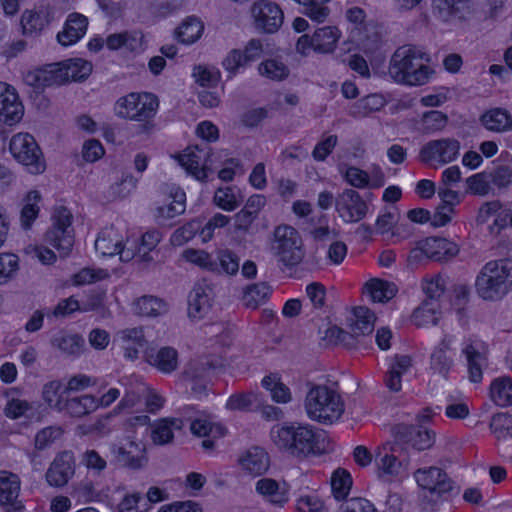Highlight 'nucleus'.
Listing matches in <instances>:
<instances>
[{"mask_svg": "<svg viewBox=\"0 0 512 512\" xmlns=\"http://www.w3.org/2000/svg\"><path fill=\"white\" fill-rule=\"evenodd\" d=\"M172 201L169 204H165L157 207V217L162 219H170L177 215L184 213L186 194L180 188H176L171 193Z\"/></svg>", "mask_w": 512, "mask_h": 512, "instance_id": "obj_47", "label": "nucleus"}, {"mask_svg": "<svg viewBox=\"0 0 512 512\" xmlns=\"http://www.w3.org/2000/svg\"><path fill=\"white\" fill-rule=\"evenodd\" d=\"M243 196L236 187L219 188L214 195V202L225 211H233L242 202Z\"/></svg>", "mask_w": 512, "mask_h": 512, "instance_id": "obj_48", "label": "nucleus"}, {"mask_svg": "<svg viewBox=\"0 0 512 512\" xmlns=\"http://www.w3.org/2000/svg\"><path fill=\"white\" fill-rule=\"evenodd\" d=\"M410 366L411 358L409 356L400 355L395 357L394 363L390 366L384 378L385 385L390 391L398 392L401 390L402 375L408 371Z\"/></svg>", "mask_w": 512, "mask_h": 512, "instance_id": "obj_36", "label": "nucleus"}, {"mask_svg": "<svg viewBox=\"0 0 512 512\" xmlns=\"http://www.w3.org/2000/svg\"><path fill=\"white\" fill-rule=\"evenodd\" d=\"M439 308V303L424 300L422 304L413 312V323L418 327L426 326L429 324L436 325L439 319L437 316L439 313Z\"/></svg>", "mask_w": 512, "mask_h": 512, "instance_id": "obj_46", "label": "nucleus"}, {"mask_svg": "<svg viewBox=\"0 0 512 512\" xmlns=\"http://www.w3.org/2000/svg\"><path fill=\"white\" fill-rule=\"evenodd\" d=\"M343 179L351 187L357 189H365L370 185V176L367 171H364L356 166H346L343 171L340 169Z\"/></svg>", "mask_w": 512, "mask_h": 512, "instance_id": "obj_59", "label": "nucleus"}, {"mask_svg": "<svg viewBox=\"0 0 512 512\" xmlns=\"http://www.w3.org/2000/svg\"><path fill=\"white\" fill-rule=\"evenodd\" d=\"M302 6V13L316 23H322L329 15L327 3L331 0H294Z\"/></svg>", "mask_w": 512, "mask_h": 512, "instance_id": "obj_49", "label": "nucleus"}, {"mask_svg": "<svg viewBox=\"0 0 512 512\" xmlns=\"http://www.w3.org/2000/svg\"><path fill=\"white\" fill-rule=\"evenodd\" d=\"M414 477L417 484L424 490L422 494L423 510L431 509L444 495H451L458 488L447 473L439 467L420 468L415 471Z\"/></svg>", "mask_w": 512, "mask_h": 512, "instance_id": "obj_5", "label": "nucleus"}, {"mask_svg": "<svg viewBox=\"0 0 512 512\" xmlns=\"http://www.w3.org/2000/svg\"><path fill=\"white\" fill-rule=\"evenodd\" d=\"M451 343L452 338L445 335L430 356V369L444 379H448L449 371L453 366V359L447 355Z\"/></svg>", "mask_w": 512, "mask_h": 512, "instance_id": "obj_31", "label": "nucleus"}, {"mask_svg": "<svg viewBox=\"0 0 512 512\" xmlns=\"http://www.w3.org/2000/svg\"><path fill=\"white\" fill-rule=\"evenodd\" d=\"M433 8L444 22H464L472 15L471 0H433Z\"/></svg>", "mask_w": 512, "mask_h": 512, "instance_id": "obj_24", "label": "nucleus"}, {"mask_svg": "<svg viewBox=\"0 0 512 512\" xmlns=\"http://www.w3.org/2000/svg\"><path fill=\"white\" fill-rule=\"evenodd\" d=\"M481 122L486 129L494 132H504L512 129V117L508 111L495 108L486 112L481 117Z\"/></svg>", "mask_w": 512, "mask_h": 512, "instance_id": "obj_39", "label": "nucleus"}, {"mask_svg": "<svg viewBox=\"0 0 512 512\" xmlns=\"http://www.w3.org/2000/svg\"><path fill=\"white\" fill-rule=\"evenodd\" d=\"M262 386L270 392L271 398L276 403H288L292 400V394L278 374H270L262 379Z\"/></svg>", "mask_w": 512, "mask_h": 512, "instance_id": "obj_44", "label": "nucleus"}, {"mask_svg": "<svg viewBox=\"0 0 512 512\" xmlns=\"http://www.w3.org/2000/svg\"><path fill=\"white\" fill-rule=\"evenodd\" d=\"M458 252L459 247L456 243L445 238L429 237L421 241L419 247L410 251L408 261L418 262L425 257L438 262H446L455 257Z\"/></svg>", "mask_w": 512, "mask_h": 512, "instance_id": "obj_11", "label": "nucleus"}, {"mask_svg": "<svg viewBox=\"0 0 512 512\" xmlns=\"http://www.w3.org/2000/svg\"><path fill=\"white\" fill-rule=\"evenodd\" d=\"M446 288L445 278L441 275H436L429 280H425L422 283V290L426 295V299L429 302H437L440 297L444 294Z\"/></svg>", "mask_w": 512, "mask_h": 512, "instance_id": "obj_63", "label": "nucleus"}, {"mask_svg": "<svg viewBox=\"0 0 512 512\" xmlns=\"http://www.w3.org/2000/svg\"><path fill=\"white\" fill-rule=\"evenodd\" d=\"M305 410L310 419L321 423H332L338 420L344 404L340 395L327 386H315L306 395Z\"/></svg>", "mask_w": 512, "mask_h": 512, "instance_id": "obj_4", "label": "nucleus"}, {"mask_svg": "<svg viewBox=\"0 0 512 512\" xmlns=\"http://www.w3.org/2000/svg\"><path fill=\"white\" fill-rule=\"evenodd\" d=\"M87 26V17L79 13H71L68 15L63 29L57 34V41L62 46L73 45L85 35Z\"/></svg>", "mask_w": 512, "mask_h": 512, "instance_id": "obj_27", "label": "nucleus"}, {"mask_svg": "<svg viewBox=\"0 0 512 512\" xmlns=\"http://www.w3.org/2000/svg\"><path fill=\"white\" fill-rule=\"evenodd\" d=\"M255 489L266 501L277 507H283L289 500V489L285 482L281 484L271 478H261L256 482Z\"/></svg>", "mask_w": 512, "mask_h": 512, "instance_id": "obj_28", "label": "nucleus"}, {"mask_svg": "<svg viewBox=\"0 0 512 512\" xmlns=\"http://www.w3.org/2000/svg\"><path fill=\"white\" fill-rule=\"evenodd\" d=\"M75 472V459L70 451L59 453L46 472V481L50 486L63 487Z\"/></svg>", "mask_w": 512, "mask_h": 512, "instance_id": "obj_21", "label": "nucleus"}, {"mask_svg": "<svg viewBox=\"0 0 512 512\" xmlns=\"http://www.w3.org/2000/svg\"><path fill=\"white\" fill-rule=\"evenodd\" d=\"M206 149L207 147L201 148L198 145L188 147L183 154L176 157L179 164L187 171V173L191 174L201 182H205L207 180V173L209 171L207 163L210 155L209 151H206Z\"/></svg>", "mask_w": 512, "mask_h": 512, "instance_id": "obj_20", "label": "nucleus"}, {"mask_svg": "<svg viewBox=\"0 0 512 512\" xmlns=\"http://www.w3.org/2000/svg\"><path fill=\"white\" fill-rule=\"evenodd\" d=\"M475 287L478 295L484 300L502 299L512 290V259L487 262L476 278Z\"/></svg>", "mask_w": 512, "mask_h": 512, "instance_id": "obj_3", "label": "nucleus"}, {"mask_svg": "<svg viewBox=\"0 0 512 512\" xmlns=\"http://www.w3.org/2000/svg\"><path fill=\"white\" fill-rule=\"evenodd\" d=\"M158 107L159 100L154 94L132 92L116 101L114 111L120 118L142 122L153 118Z\"/></svg>", "mask_w": 512, "mask_h": 512, "instance_id": "obj_7", "label": "nucleus"}, {"mask_svg": "<svg viewBox=\"0 0 512 512\" xmlns=\"http://www.w3.org/2000/svg\"><path fill=\"white\" fill-rule=\"evenodd\" d=\"M405 450L406 448L397 443V440L379 448L375 455V463L379 470L389 476H398L407 471L410 460Z\"/></svg>", "mask_w": 512, "mask_h": 512, "instance_id": "obj_13", "label": "nucleus"}, {"mask_svg": "<svg viewBox=\"0 0 512 512\" xmlns=\"http://www.w3.org/2000/svg\"><path fill=\"white\" fill-rule=\"evenodd\" d=\"M298 512H327L324 501L315 494L302 495L297 499Z\"/></svg>", "mask_w": 512, "mask_h": 512, "instance_id": "obj_64", "label": "nucleus"}, {"mask_svg": "<svg viewBox=\"0 0 512 512\" xmlns=\"http://www.w3.org/2000/svg\"><path fill=\"white\" fill-rule=\"evenodd\" d=\"M19 270V258L13 253H0V285L10 281Z\"/></svg>", "mask_w": 512, "mask_h": 512, "instance_id": "obj_60", "label": "nucleus"}, {"mask_svg": "<svg viewBox=\"0 0 512 512\" xmlns=\"http://www.w3.org/2000/svg\"><path fill=\"white\" fill-rule=\"evenodd\" d=\"M51 220L52 225L45 233V241L55 248L61 257H67L75 242L73 215L66 207L58 206L54 209Z\"/></svg>", "mask_w": 512, "mask_h": 512, "instance_id": "obj_6", "label": "nucleus"}, {"mask_svg": "<svg viewBox=\"0 0 512 512\" xmlns=\"http://www.w3.org/2000/svg\"><path fill=\"white\" fill-rule=\"evenodd\" d=\"M24 107L14 87L0 82V119L8 125H13L21 120Z\"/></svg>", "mask_w": 512, "mask_h": 512, "instance_id": "obj_23", "label": "nucleus"}, {"mask_svg": "<svg viewBox=\"0 0 512 512\" xmlns=\"http://www.w3.org/2000/svg\"><path fill=\"white\" fill-rule=\"evenodd\" d=\"M123 239L113 227L103 229L95 240V249L101 256L119 255L122 262L134 258L133 250L122 245Z\"/></svg>", "mask_w": 512, "mask_h": 512, "instance_id": "obj_18", "label": "nucleus"}, {"mask_svg": "<svg viewBox=\"0 0 512 512\" xmlns=\"http://www.w3.org/2000/svg\"><path fill=\"white\" fill-rule=\"evenodd\" d=\"M335 209L346 223H357L366 217L368 204L354 189H344L335 198Z\"/></svg>", "mask_w": 512, "mask_h": 512, "instance_id": "obj_16", "label": "nucleus"}, {"mask_svg": "<svg viewBox=\"0 0 512 512\" xmlns=\"http://www.w3.org/2000/svg\"><path fill=\"white\" fill-rule=\"evenodd\" d=\"M135 310L143 316H159L167 311V306L162 299L154 296H142L135 302Z\"/></svg>", "mask_w": 512, "mask_h": 512, "instance_id": "obj_53", "label": "nucleus"}, {"mask_svg": "<svg viewBox=\"0 0 512 512\" xmlns=\"http://www.w3.org/2000/svg\"><path fill=\"white\" fill-rule=\"evenodd\" d=\"M391 433L401 446L410 445L417 451H423L432 447L434 433L414 425L397 424L391 428Z\"/></svg>", "mask_w": 512, "mask_h": 512, "instance_id": "obj_17", "label": "nucleus"}, {"mask_svg": "<svg viewBox=\"0 0 512 512\" xmlns=\"http://www.w3.org/2000/svg\"><path fill=\"white\" fill-rule=\"evenodd\" d=\"M144 358L151 367L162 374H171L179 366L178 352L170 346L148 348L144 352Z\"/></svg>", "mask_w": 512, "mask_h": 512, "instance_id": "obj_25", "label": "nucleus"}, {"mask_svg": "<svg viewBox=\"0 0 512 512\" xmlns=\"http://www.w3.org/2000/svg\"><path fill=\"white\" fill-rule=\"evenodd\" d=\"M24 81L34 88L59 86L67 83L62 62L47 64L44 67L29 71L25 74Z\"/></svg>", "mask_w": 512, "mask_h": 512, "instance_id": "obj_22", "label": "nucleus"}, {"mask_svg": "<svg viewBox=\"0 0 512 512\" xmlns=\"http://www.w3.org/2000/svg\"><path fill=\"white\" fill-rule=\"evenodd\" d=\"M271 291V287L265 282L251 284L243 292V305L250 309H257L260 305L266 303Z\"/></svg>", "mask_w": 512, "mask_h": 512, "instance_id": "obj_41", "label": "nucleus"}, {"mask_svg": "<svg viewBox=\"0 0 512 512\" xmlns=\"http://www.w3.org/2000/svg\"><path fill=\"white\" fill-rule=\"evenodd\" d=\"M191 433L198 437H220L224 435V428L215 425L206 418H196L190 424Z\"/></svg>", "mask_w": 512, "mask_h": 512, "instance_id": "obj_58", "label": "nucleus"}, {"mask_svg": "<svg viewBox=\"0 0 512 512\" xmlns=\"http://www.w3.org/2000/svg\"><path fill=\"white\" fill-rule=\"evenodd\" d=\"M40 200L41 195L36 190L29 191L24 197L23 206L20 211V223L23 229H30L33 222L37 219L40 211L38 205Z\"/></svg>", "mask_w": 512, "mask_h": 512, "instance_id": "obj_40", "label": "nucleus"}, {"mask_svg": "<svg viewBox=\"0 0 512 512\" xmlns=\"http://www.w3.org/2000/svg\"><path fill=\"white\" fill-rule=\"evenodd\" d=\"M9 149L13 157L26 167L31 174H42L46 169L43 153L34 137L28 133H18L10 140Z\"/></svg>", "mask_w": 512, "mask_h": 512, "instance_id": "obj_8", "label": "nucleus"}, {"mask_svg": "<svg viewBox=\"0 0 512 512\" xmlns=\"http://www.w3.org/2000/svg\"><path fill=\"white\" fill-rule=\"evenodd\" d=\"M460 147V142L455 138L430 140L421 147L419 159L425 164L436 162L438 165L443 166L458 158Z\"/></svg>", "mask_w": 512, "mask_h": 512, "instance_id": "obj_12", "label": "nucleus"}, {"mask_svg": "<svg viewBox=\"0 0 512 512\" xmlns=\"http://www.w3.org/2000/svg\"><path fill=\"white\" fill-rule=\"evenodd\" d=\"M98 407V400L86 394L65 400L62 411H66L72 417L81 418L94 412Z\"/></svg>", "mask_w": 512, "mask_h": 512, "instance_id": "obj_33", "label": "nucleus"}, {"mask_svg": "<svg viewBox=\"0 0 512 512\" xmlns=\"http://www.w3.org/2000/svg\"><path fill=\"white\" fill-rule=\"evenodd\" d=\"M467 360L469 380L473 383L482 381V366L486 362V357L473 344L468 342L462 350Z\"/></svg>", "mask_w": 512, "mask_h": 512, "instance_id": "obj_35", "label": "nucleus"}, {"mask_svg": "<svg viewBox=\"0 0 512 512\" xmlns=\"http://www.w3.org/2000/svg\"><path fill=\"white\" fill-rule=\"evenodd\" d=\"M351 321L350 328L352 336L368 335L374 330L375 315L367 307L359 306L353 309V318Z\"/></svg>", "mask_w": 512, "mask_h": 512, "instance_id": "obj_34", "label": "nucleus"}, {"mask_svg": "<svg viewBox=\"0 0 512 512\" xmlns=\"http://www.w3.org/2000/svg\"><path fill=\"white\" fill-rule=\"evenodd\" d=\"M213 290L203 282L195 284L188 296V315L193 319L203 318L212 306Z\"/></svg>", "mask_w": 512, "mask_h": 512, "instance_id": "obj_26", "label": "nucleus"}, {"mask_svg": "<svg viewBox=\"0 0 512 512\" xmlns=\"http://www.w3.org/2000/svg\"><path fill=\"white\" fill-rule=\"evenodd\" d=\"M492 401L501 407L512 405V378L501 376L494 379L490 385Z\"/></svg>", "mask_w": 512, "mask_h": 512, "instance_id": "obj_38", "label": "nucleus"}, {"mask_svg": "<svg viewBox=\"0 0 512 512\" xmlns=\"http://www.w3.org/2000/svg\"><path fill=\"white\" fill-rule=\"evenodd\" d=\"M183 421L179 418H166L159 420L152 430L151 438L155 444L164 445L169 443L173 437L174 430H180Z\"/></svg>", "mask_w": 512, "mask_h": 512, "instance_id": "obj_42", "label": "nucleus"}, {"mask_svg": "<svg viewBox=\"0 0 512 512\" xmlns=\"http://www.w3.org/2000/svg\"><path fill=\"white\" fill-rule=\"evenodd\" d=\"M490 429L498 439L512 436V415L507 412L493 415L490 421Z\"/></svg>", "mask_w": 512, "mask_h": 512, "instance_id": "obj_61", "label": "nucleus"}, {"mask_svg": "<svg viewBox=\"0 0 512 512\" xmlns=\"http://www.w3.org/2000/svg\"><path fill=\"white\" fill-rule=\"evenodd\" d=\"M48 9L25 10L21 16L22 34L26 37H37L50 23Z\"/></svg>", "mask_w": 512, "mask_h": 512, "instance_id": "obj_29", "label": "nucleus"}, {"mask_svg": "<svg viewBox=\"0 0 512 512\" xmlns=\"http://www.w3.org/2000/svg\"><path fill=\"white\" fill-rule=\"evenodd\" d=\"M63 390V384L60 380L49 381L43 385L42 398L50 408L61 412L62 405L65 402L62 399Z\"/></svg>", "mask_w": 512, "mask_h": 512, "instance_id": "obj_52", "label": "nucleus"}, {"mask_svg": "<svg viewBox=\"0 0 512 512\" xmlns=\"http://www.w3.org/2000/svg\"><path fill=\"white\" fill-rule=\"evenodd\" d=\"M204 31L203 23L196 17H188L176 29L175 35L179 42L183 44H193Z\"/></svg>", "mask_w": 512, "mask_h": 512, "instance_id": "obj_45", "label": "nucleus"}, {"mask_svg": "<svg viewBox=\"0 0 512 512\" xmlns=\"http://www.w3.org/2000/svg\"><path fill=\"white\" fill-rule=\"evenodd\" d=\"M448 123V116L442 111L431 110L423 114L421 119V131L424 134H433L442 131Z\"/></svg>", "mask_w": 512, "mask_h": 512, "instance_id": "obj_54", "label": "nucleus"}, {"mask_svg": "<svg viewBox=\"0 0 512 512\" xmlns=\"http://www.w3.org/2000/svg\"><path fill=\"white\" fill-rule=\"evenodd\" d=\"M214 263L217 269L211 272L216 274L235 275L239 271V258L228 249L219 250L216 257H214Z\"/></svg>", "mask_w": 512, "mask_h": 512, "instance_id": "obj_51", "label": "nucleus"}, {"mask_svg": "<svg viewBox=\"0 0 512 512\" xmlns=\"http://www.w3.org/2000/svg\"><path fill=\"white\" fill-rule=\"evenodd\" d=\"M270 437L279 450L297 458L315 455L318 450V434L308 425L297 423L276 425L271 429Z\"/></svg>", "mask_w": 512, "mask_h": 512, "instance_id": "obj_2", "label": "nucleus"}, {"mask_svg": "<svg viewBox=\"0 0 512 512\" xmlns=\"http://www.w3.org/2000/svg\"><path fill=\"white\" fill-rule=\"evenodd\" d=\"M340 37V31L334 26H325L314 31L313 35L304 34L296 43V50L307 55L311 50L319 53L332 52Z\"/></svg>", "mask_w": 512, "mask_h": 512, "instance_id": "obj_14", "label": "nucleus"}, {"mask_svg": "<svg viewBox=\"0 0 512 512\" xmlns=\"http://www.w3.org/2000/svg\"><path fill=\"white\" fill-rule=\"evenodd\" d=\"M123 344L124 357L133 361L139 356V351L144 347L146 340L142 328H128L118 333Z\"/></svg>", "mask_w": 512, "mask_h": 512, "instance_id": "obj_32", "label": "nucleus"}, {"mask_svg": "<svg viewBox=\"0 0 512 512\" xmlns=\"http://www.w3.org/2000/svg\"><path fill=\"white\" fill-rule=\"evenodd\" d=\"M429 55L414 45L399 47L391 57L389 74L398 83L410 86L423 85L428 81Z\"/></svg>", "mask_w": 512, "mask_h": 512, "instance_id": "obj_1", "label": "nucleus"}, {"mask_svg": "<svg viewBox=\"0 0 512 512\" xmlns=\"http://www.w3.org/2000/svg\"><path fill=\"white\" fill-rule=\"evenodd\" d=\"M66 81H84L92 72V63L81 58H72L62 61Z\"/></svg>", "mask_w": 512, "mask_h": 512, "instance_id": "obj_43", "label": "nucleus"}, {"mask_svg": "<svg viewBox=\"0 0 512 512\" xmlns=\"http://www.w3.org/2000/svg\"><path fill=\"white\" fill-rule=\"evenodd\" d=\"M276 243L272 246L275 255L285 266H296L304 258L302 239L298 231L288 225L278 226L274 231Z\"/></svg>", "mask_w": 512, "mask_h": 512, "instance_id": "obj_9", "label": "nucleus"}, {"mask_svg": "<svg viewBox=\"0 0 512 512\" xmlns=\"http://www.w3.org/2000/svg\"><path fill=\"white\" fill-rule=\"evenodd\" d=\"M21 481L17 474L0 471V505H12L14 510H20L22 505L16 503L19 496Z\"/></svg>", "mask_w": 512, "mask_h": 512, "instance_id": "obj_30", "label": "nucleus"}, {"mask_svg": "<svg viewBox=\"0 0 512 512\" xmlns=\"http://www.w3.org/2000/svg\"><path fill=\"white\" fill-rule=\"evenodd\" d=\"M113 462L129 470H141L147 466L148 456L143 442L129 437L110 445Z\"/></svg>", "mask_w": 512, "mask_h": 512, "instance_id": "obj_10", "label": "nucleus"}, {"mask_svg": "<svg viewBox=\"0 0 512 512\" xmlns=\"http://www.w3.org/2000/svg\"><path fill=\"white\" fill-rule=\"evenodd\" d=\"M183 258L188 262H191L202 269L207 271L216 270V264L214 263V257L204 250L186 249L183 254Z\"/></svg>", "mask_w": 512, "mask_h": 512, "instance_id": "obj_62", "label": "nucleus"}, {"mask_svg": "<svg viewBox=\"0 0 512 512\" xmlns=\"http://www.w3.org/2000/svg\"><path fill=\"white\" fill-rule=\"evenodd\" d=\"M211 368L207 361L192 360L186 364L181 373L180 381L186 388L190 387L193 394L200 396L207 389Z\"/></svg>", "mask_w": 512, "mask_h": 512, "instance_id": "obj_19", "label": "nucleus"}, {"mask_svg": "<svg viewBox=\"0 0 512 512\" xmlns=\"http://www.w3.org/2000/svg\"><path fill=\"white\" fill-rule=\"evenodd\" d=\"M84 344V339L77 334L60 335L52 340V345L67 355H79Z\"/></svg>", "mask_w": 512, "mask_h": 512, "instance_id": "obj_56", "label": "nucleus"}, {"mask_svg": "<svg viewBox=\"0 0 512 512\" xmlns=\"http://www.w3.org/2000/svg\"><path fill=\"white\" fill-rule=\"evenodd\" d=\"M241 464L250 474L261 475L269 468V456L262 448L253 447L247 451Z\"/></svg>", "mask_w": 512, "mask_h": 512, "instance_id": "obj_37", "label": "nucleus"}, {"mask_svg": "<svg viewBox=\"0 0 512 512\" xmlns=\"http://www.w3.org/2000/svg\"><path fill=\"white\" fill-rule=\"evenodd\" d=\"M366 287L374 302H387L392 299L397 292L395 284L381 279L370 280L366 283Z\"/></svg>", "mask_w": 512, "mask_h": 512, "instance_id": "obj_50", "label": "nucleus"}, {"mask_svg": "<svg viewBox=\"0 0 512 512\" xmlns=\"http://www.w3.org/2000/svg\"><path fill=\"white\" fill-rule=\"evenodd\" d=\"M352 487V478L345 469H337L331 477V488L335 499L343 500L347 497Z\"/></svg>", "mask_w": 512, "mask_h": 512, "instance_id": "obj_55", "label": "nucleus"}, {"mask_svg": "<svg viewBox=\"0 0 512 512\" xmlns=\"http://www.w3.org/2000/svg\"><path fill=\"white\" fill-rule=\"evenodd\" d=\"M251 15L257 30L272 34L279 30L284 21L280 6L270 0H258L251 7Z\"/></svg>", "mask_w": 512, "mask_h": 512, "instance_id": "obj_15", "label": "nucleus"}, {"mask_svg": "<svg viewBox=\"0 0 512 512\" xmlns=\"http://www.w3.org/2000/svg\"><path fill=\"white\" fill-rule=\"evenodd\" d=\"M260 75L274 81H281L288 77L289 68L277 59H268L258 66Z\"/></svg>", "mask_w": 512, "mask_h": 512, "instance_id": "obj_57", "label": "nucleus"}]
</instances>
